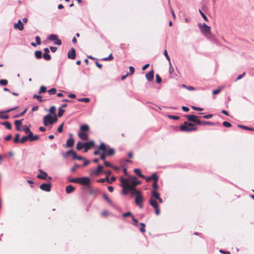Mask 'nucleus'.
Instances as JSON below:
<instances>
[{"mask_svg":"<svg viewBox=\"0 0 254 254\" xmlns=\"http://www.w3.org/2000/svg\"><path fill=\"white\" fill-rule=\"evenodd\" d=\"M198 27L200 29L202 33L205 36L211 35L210 27L207 25L205 23L198 24Z\"/></svg>","mask_w":254,"mask_h":254,"instance_id":"7ed1b4c3","label":"nucleus"},{"mask_svg":"<svg viewBox=\"0 0 254 254\" xmlns=\"http://www.w3.org/2000/svg\"><path fill=\"white\" fill-rule=\"evenodd\" d=\"M84 145H85L84 146V150H83V152H87L89 149L94 146L95 143L94 141L90 140L89 141L84 142Z\"/></svg>","mask_w":254,"mask_h":254,"instance_id":"1a4fd4ad","label":"nucleus"},{"mask_svg":"<svg viewBox=\"0 0 254 254\" xmlns=\"http://www.w3.org/2000/svg\"><path fill=\"white\" fill-rule=\"evenodd\" d=\"M196 127L191 123L185 122L184 124L180 126V130L185 132H190L196 130Z\"/></svg>","mask_w":254,"mask_h":254,"instance_id":"f257e3e1","label":"nucleus"},{"mask_svg":"<svg viewBox=\"0 0 254 254\" xmlns=\"http://www.w3.org/2000/svg\"><path fill=\"white\" fill-rule=\"evenodd\" d=\"M77 101L79 102H85L86 103H88L90 101V99L89 98H79L77 99Z\"/></svg>","mask_w":254,"mask_h":254,"instance_id":"79ce46f5","label":"nucleus"},{"mask_svg":"<svg viewBox=\"0 0 254 254\" xmlns=\"http://www.w3.org/2000/svg\"><path fill=\"white\" fill-rule=\"evenodd\" d=\"M20 134L19 133H17L15 135V136L13 139V141L14 143H18L20 142V140L19 139Z\"/></svg>","mask_w":254,"mask_h":254,"instance_id":"c9c22d12","label":"nucleus"},{"mask_svg":"<svg viewBox=\"0 0 254 254\" xmlns=\"http://www.w3.org/2000/svg\"><path fill=\"white\" fill-rule=\"evenodd\" d=\"M131 218H132V221L134 222L133 225L135 226H137V223H138V220L136 218H134V216H132Z\"/></svg>","mask_w":254,"mask_h":254,"instance_id":"774afa93","label":"nucleus"},{"mask_svg":"<svg viewBox=\"0 0 254 254\" xmlns=\"http://www.w3.org/2000/svg\"><path fill=\"white\" fill-rule=\"evenodd\" d=\"M79 137L83 140H86L88 139V135L84 132H80L78 133Z\"/></svg>","mask_w":254,"mask_h":254,"instance_id":"412c9836","label":"nucleus"},{"mask_svg":"<svg viewBox=\"0 0 254 254\" xmlns=\"http://www.w3.org/2000/svg\"><path fill=\"white\" fill-rule=\"evenodd\" d=\"M84 144V143H82L81 141H79L77 143V145H76L77 149L78 150H81L82 148H84V146L85 145Z\"/></svg>","mask_w":254,"mask_h":254,"instance_id":"bb28decb","label":"nucleus"},{"mask_svg":"<svg viewBox=\"0 0 254 254\" xmlns=\"http://www.w3.org/2000/svg\"><path fill=\"white\" fill-rule=\"evenodd\" d=\"M35 40L37 43V45H40L41 44V39L39 36H36L35 37Z\"/></svg>","mask_w":254,"mask_h":254,"instance_id":"338daca9","label":"nucleus"},{"mask_svg":"<svg viewBox=\"0 0 254 254\" xmlns=\"http://www.w3.org/2000/svg\"><path fill=\"white\" fill-rule=\"evenodd\" d=\"M64 112V110L62 109L61 108V107H60L59 108V112H58V116L59 117H61L63 116V115Z\"/></svg>","mask_w":254,"mask_h":254,"instance_id":"a19ab883","label":"nucleus"},{"mask_svg":"<svg viewBox=\"0 0 254 254\" xmlns=\"http://www.w3.org/2000/svg\"><path fill=\"white\" fill-rule=\"evenodd\" d=\"M147 79L149 81H151L153 79L154 77V71L153 70H151L150 72H148L145 75Z\"/></svg>","mask_w":254,"mask_h":254,"instance_id":"f3484780","label":"nucleus"},{"mask_svg":"<svg viewBox=\"0 0 254 254\" xmlns=\"http://www.w3.org/2000/svg\"><path fill=\"white\" fill-rule=\"evenodd\" d=\"M103 197L111 205H113V203L112 201L108 197V196L105 193L103 194Z\"/></svg>","mask_w":254,"mask_h":254,"instance_id":"cd10ccee","label":"nucleus"},{"mask_svg":"<svg viewBox=\"0 0 254 254\" xmlns=\"http://www.w3.org/2000/svg\"><path fill=\"white\" fill-rule=\"evenodd\" d=\"M135 185L133 184H132L131 183H129L127 186V188L129 190H130L131 192L134 189H135Z\"/></svg>","mask_w":254,"mask_h":254,"instance_id":"2f4dec72","label":"nucleus"},{"mask_svg":"<svg viewBox=\"0 0 254 254\" xmlns=\"http://www.w3.org/2000/svg\"><path fill=\"white\" fill-rule=\"evenodd\" d=\"M28 139V137L27 136H24L21 138L20 142H21V143H23L25 142H26Z\"/></svg>","mask_w":254,"mask_h":254,"instance_id":"680f3d73","label":"nucleus"},{"mask_svg":"<svg viewBox=\"0 0 254 254\" xmlns=\"http://www.w3.org/2000/svg\"><path fill=\"white\" fill-rule=\"evenodd\" d=\"M14 27L15 29H18L19 30L21 31L23 29V24L22 23L21 20H19L18 21L17 23H15L14 25Z\"/></svg>","mask_w":254,"mask_h":254,"instance_id":"dca6fc26","label":"nucleus"},{"mask_svg":"<svg viewBox=\"0 0 254 254\" xmlns=\"http://www.w3.org/2000/svg\"><path fill=\"white\" fill-rule=\"evenodd\" d=\"M57 90L55 88H53L49 90H48V92L50 95H54L56 93Z\"/></svg>","mask_w":254,"mask_h":254,"instance_id":"a18cd8bd","label":"nucleus"},{"mask_svg":"<svg viewBox=\"0 0 254 254\" xmlns=\"http://www.w3.org/2000/svg\"><path fill=\"white\" fill-rule=\"evenodd\" d=\"M56 108L55 106H52L50 109V112L51 114L54 115V117H55V115H56L55 113Z\"/></svg>","mask_w":254,"mask_h":254,"instance_id":"5fc2aeb1","label":"nucleus"},{"mask_svg":"<svg viewBox=\"0 0 254 254\" xmlns=\"http://www.w3.org/2000/svg\"><path fill=\"white\" fill-rule=\"evenodd\" d=\"M201 125L206 126V125H213L214 123L208 122V121H202Z\"/></svg>","mask_w":254,"mask_h":254,"instance_id":"4d7b16f0","label":"nucleus"},{"mask_svg":"<svg viewBox=\"0 0 254 254\" xmlns=\"http://www.w3.org/2000/svg\"><path fill=\"white\" fill-rule=\"evenodd\" d=\"M89 127L87 125H83L80 127L81 132L87 131L89 130Z\"/></svg>","mask_w":254,"mask_h":254,"instance_id":"a878e982","label":"nucleus"},{"mask_svg":"<svg viewBox=\"0 0 254 254\" xmlns=\"http://www.w3.org/2000/svg\"><path fill=\"white\" fill-rule=\"evenodd\" d=\"M8 81L6 79L0 80V84L3 86H5L7 84Z\"/></svg>","mask_w":254,"mask_h":254,"instance_id":"13d9d810","label":"nucleus"},{"mask_svg":"<svg viewBox=\"0 0 254 254\" xmlns=\"http://www.w3.org/2000/svg\"><path fill=\"white\" fill-rule=\"evenodd\" d=\"M156 81L157 83H160L162 82V79L158 74L156 75Z\"/></svg>","mask_w":254,"mask_h":254,"instance_id":"864d4df0","label":"nucleus"},{"mask_svg":"<svg viewBox=\"0 0 254 254\" xmlns=\"http://www.w3.org/2000/svg\"><path fill=\"white\" fill-rule=\"evenodd\" d=\"M33 98L37 99V100L39 102H42L43 101L42 99V97L41 95H38L36 94H34L33 96Z\"/></svg>","mask_w":254,"mask_h":254,"instance_id":"37998d69","label":"nucleus"},{"mask_svg":"<svg viewBox=\"0 0 254 254\" xmlns=\"http://www.w3.org/2000/svg\"><path fill=\"white\" fill-rule=\"evenodd\" d=\"M223 125L225 127H231V124L228 122H224L223 123Z\"/></svg>","mask_w":254,"mask_h":254,"instance_id":"0e129e2a","label":"nucleus"},{"mask_svg":"<svg viewBox=\"0 0 254 254\" xmlns=\"http://www.w3.org/2000/svg\"><path fill=\"white\" fill-rule=\"evenodd\" d=\"M1 124L2 125H4L5 127L7 129H11V127H12L11 125L9 122H3V123H1Z\"/></svg>","mask_w":254,"mask_h":254,"instance_id":"7c9ffc66","label":"nucleus"},{"mask_svg":"<svg viewBox=\"0 0 254 254\" xmlns=\"http://www.w3.org/2000/svg\"><path fill=\"white\" fill-rule=\"evenodd\" d=\"M78 180H79L78 184H80L82 185H87L90 182L89 178L87 177L78 178Z\"/></svg>","mask_w":254,"mask_h":254,"instance_id":"f8f14e48","label":"nucleus"},{"mask_svg":"<svg viewBox=\"0 0 254 254\" xmlns=\"http://www.w3.org/2000/svg\"><path fill=\"white\" fill-rule=\"evenodd\" d=\"M27 111V108L25 109L22 112L18 114L15 115L13 117V118H17L20 117L21 116H23L26 113Z\"/></svg>","mask_w":254,"mask_h":254,"instance_id":"c85d7f7f","label":"nucleus"},{"mask_svg":"<svg viewBox=\"0 0 254 254\" xmlns=\"http://www.w3.org/2000/svg\"><path fill=\"white\" fill-rule=\"evenodd\" d=\"M132 184H133L135 185V186L137 185H139L140 184V182L139 181H138L136 177H134L133 178V180L132 182L131 183Z\"/></svg>","mask_w":254,"mask_h":254,"instance_id":"49530a36","label":"nucleus"},{"mask_svg":"<svg viewBox=\"0 0 254 254\" xmlns=\"http://www.w3.org/2000/svg\"><path fill=\"white\" fill-rule=\"evenodd\" d=\"M64 123H63L61 125H60L58 128L57 131L59 132H62L63 131V126Z\"/></svg>","mask_w":254,"mask_h":254,"instance_id":"e2e57ef3","label":"nucleus"},{"mask_svg":"<svg viewBox=\"0 0 254 254\" xmlns=\"http://www.w3.org/2000/svg\"><path fill=\"white\" fill-rule=\"evenodd\" d=\"M76 53L74 48H72L67 53V57L68 59L73 60L75 58Z\"/></svg>","mask_w":254,"mask_h":254,"instance_id":"2eb2a0df","label":"nucleus"},{"mask_svg":"<svg viewBox=\"0 0 254 254\" xmlns=\"http://www.w3.org/2000/svg\"><path fill=\"white\" fill-rule=\"evenodd\" d=\"M98 149L103 152H105L107 155L112 156L115 153V150L113 148L107 149L105 144L103 142H102L100 144V146L98 147Z\"/></svg>","mask_w":254,"mask_h":254,"instance_id":"20e7f679","label":"nucleus"},{"mask_svg":"<svg viewBox=\"0 0 254 254\" xmlns=\"http://www.w3.org/2000/svg\"><path fill=\"white\" fill-rule=\"evenodd\" d=\"M23 120H15L14 122V124L15 125V127L16 130L18 131H21L22 129L20 128V126L22 125V121Z\"/></svg>","mask_w":254,"mask_h":254,"instance_id":"6ab92c4d","label":"nucleus"},{"mask_svg":"<svg viewBox=\"0 0 254 254\" xmlns=\"http://www.w3.org/2000/svg\"><path fill=\"white\" fill-rule=\"evenodd\" d=\"M48 39L49 40L54 41V43L57 45H62V41L60 39H58V36L56 34H51L48 37Z\"/></svg>","mask_w":254,"mask_h":254,"instance_id":"423d86ee","label":"nucleus"},{"mask_svg":"<svg viewBox=\"0 0 254 254\" xmlns=\"http://www.w3.org/2000/svg\"><path fill=\"white\" fill-rule=\"evenodd\" d=\"M113 59V57L112 56V54H111L108 57L103 58L102 59V61H111Z\"/></svg>","mask_w":254,"mask_h":254,"instance_id":"58836bf2","label":"nucleus"},{"mask_svg":"<svg viewBox=\"0 0 254 254\" xmlns=\"http://www.w3.org/2000/svg\"><path fill=\"white\" fill-rule=\"evenodd\" d=\"M72 153H73V150H69L66 151L65 153H63V156L64 158H67L68 155L71 154Z\"/></svg>","mask_w":254,"mask_h":254,"instance_id":"473e14b6","label":"nucleus"},{"mask_svg":"<svg viewBox=\"0 0 254 254\" xmlns=\"http://www.w3.org/2000/svg\"><path fill=\"white\" fill-rule=\"evenodd\" d=\"M52 185L51 183H43L40 186L41 190L49 192L51 190Z\"/></svg>","mask_w":254,"mask_h":254,"instance_id":"9d476101","label":"nucleus"},{"mask_svg":"<svg viewBox=\"0 0 254 254\" xmlns=\"http://www.w3.org/2000/svg\"><path fill=\"white\" fill-rule=\"evenodd\" d=\"M121 182L122 183L121 187L123 189L127 188V187L129 183L127 179H125L123 177L121 178Z\"/></svg>","mask_w":254,"mask_h":254,"instance_id":"a211bd4d","label":"nucleus"},{"mask_svg":"<svg viewBox=\"0 0 254 254\" xmlns=\"http://www.w3.org/2000/svg\"><path fill=\"white\" fill-rule=\"evenodd\" d=\"M238 127L240 128H243V129H245L246 130H254V129L253 128L249 127H248L245 126L241 125H238Z\"/></svg>","mask_w":254,"mask_h":254,"instance_id":"72a5a7b5","label":"nucleus"},{"mask_svg":"<svg viewBox=\"0 0 254 254\" xmlns=\"http://www.w3.org/2000/svg\"><path fill=\"white\" fill-rule=\"evenodd\" d=\"M131 194L132 195H136V196L141 194V192L135 189L131 192Z\"/></svg>","mask_w":254,"mask_h":254,"instance_id":"f704fd0d","label":"nucleus"},{"mask_svg":"<svg viewBox=\"0 0 254 254\" xmlns=\"http://www.w3.org/2000/svg\"><path fill=\"white\" fill-rule=\"evenodd\" d=\"M134 173L137 175L138 176H139L140 177L144 179V178H145V176L143 175L142 174L141 172V171L140 169H135L134 170Z\"/></svg>","mask_w":254,"mask_h":254,"instance_id":"b1692460","label":"nucleus"},{"mask_svg":"<svg viewBox=\"0 0 254 254\" xmlns=\"http://www.w3.org/2000/svg\"><path fill=\"white\" fill-rule=\"evenodd\" d=\"M102 171H103V167L101 165H99L97 166V169L96 170H94L92 172V174H95L96 175H99L101 174V173L102 172Z\"/></svg>","mask_w":254,"mask_h":254,"instance_id":"aec40b11","label":"nucleus"},{"mask_svg":"<svg viewBox=\"0 0 254 254\" xmlns=\"http://www.w3.org/2000/svg\"><path fill=\"white\" fill-rule=\"evenodd\" d=\"M18 107H16L8 110H7L5 111H0V118L2 119H7L9 118L8 115L6 114L5 113H9L12 111H13L16 109Z\"/></svg>","mask_w":254,"mask_h":254,"instance_id":"6e6552de","label":"nucleus"},{"mask_svg":"<svg viewBox=\"0 0 254 254\" xmlns=\"http://www.w3.org/2000/svg\"><path fill=\"white\" fill-rule=\"evenodd\" d=\"M149 203L154 208H157V207H159L157 201L152 198L150 199Z\"/></svg>","mask_w":254,"mask_h":254,"instance_id":"4be33fe9","label":"nucleus"},{"mask_svg":"<svg viewBox=\"0 0 254 254\" xmlns=\"http://www.w3.org/2000/svg\"><path fill=\"white\" fill-rule=\"evenodd\" d=\"M199 12L200 14V15L202 16L203 18L205 21H208V18H207L206 16L204 14L203 12H202V11L200 9H199Z\"/></svg>","mask_w":254,"mask_h":254,"instance_id":"09e8293b","label":"nucleus"},{"mask_svg":"<svg viewBox=\"0 0 254 254\" xmlns=\"http://www.w3.org/2000/svg\"><path fill=\"white\" fill-rule=\"evenodd\" d=\"M57 120L56 115H55V117H53L51 114H48L44 117L43 123L45 126H48L49 125L54 124Z\"/></svg>","mask_w":254,"mask_h":254,"instance_id":"f03ea898","label":"nucleus"},{"mask_svg":"<svg viewBox=\"0 0 254 254\" xmlns=\"http://www.w3.org/2000/svg\"><path fill=\"white\" fill-rule=\"evenodd\" d=\"M132 216H133V215L130 212H127L126 213H124L123 214V216L124 217H126L127 216H131L132 217Z\"/></svg>","mask_w":254,"mask_h":254,"instance_id":"bf43d9fd","label":"nucleus"},{"mask_svg":"<svg viewBox=\"0 0 254 254\" xmlns=\"http://www.w3.org/2000/svg\"><path fill=\"white\" fill-rule=\"evenodd\" d=\"M169 72L170 74H172L174 72V68L172 66L171 63L170 62V63H169Z\"/></svg>","mask_w":254,"mask_h":254,"instance_id":"8fccbe9b","label":"nucleus"},{"mask_svg":"<svg viewBox=\"0 0 254 254\" xmlns=\"http://www.w3.org/2000/svg\"><path fill=\"white\" fill-rule=\"evenodd\" d=\"M40 174L37 176V177L40 179L46 180L48 177V174L44 171L39 169Z\"/></svg>","mask_w":254,"mask_h":254,"instance_id":"ddd939ff","label":"nucleus"},{"mask_svg":"<svg viewBox=\"0 0 254 254\" xmlns=\"http://www.w3.org/2000/svg\"><path fill=\"white\" fill-rule=\"evenodd\" d=\"M151 196L158 199L160 197V194L156 190H152L151 192Z\"/></svg>","mask_w":254,"mask_h":254,"instance_id":"393cba45","label":"nucleus"},{"mask_svg":"<svg viewBox=\"0 0 254 254\" xmlns=\"http://www.w3.org/2000/svg\"><path fill=\"white\" fill-rule=\"evenodd\" d=\"M145 179L146 181L148 182L151 180H153L154 182L158 181L159 180V177L157 175L156 173H153L152 175H151L149 177H145V178H144Z\"/></svg>","mask_w":254,"mask_h":254,"instance_id":"4468645a","label":"nucleus"},{"mask_svg":"<svg viewBox=\"0 0 254 254\" xmlns=\"http://www.w3.org/2000/svg\"><path fill=\"white\" fill-rule=\"evenodd\" d=\"M43 58L47 61H49L51 59V57L49 53H44L43 54Z\"/></svg>","mask_w":254,"mask_h":254,"instance_id":"ea45409f","label":"nucleus"},{"mask_svg":"<svg viewBox=\"0 0 254 254\" xmlns=\"http://www.w3.org/2000/svg\"><path fill=\"white\" fill-rule=\"evenodd\" d=\"M164 56H165L166 59L168 60V61L169 62V63L171 62V60H170V57L169 56L168 54V53H167V51L166 50H165L164 51Z\"/></svg>","mask_w":254,"mask_h":254,"instance_id":"6e6d98bb","label":"nucleus"},{"mask_svg":"<svg viewBox=\"0 0 254 254\" xmlns=\"http://www.w3.org/2000/svg\"><path fill=\"white\" fill-rule=\"evenodd\" d=\"M144 198L141 194L136 195L135 198V203L140 208L143 207L142 202H143Z\"/></svg>","mask_w":254,"mask_h":254,"instance_id":"0eeeda50","label":"nucleus"},{"mask_svg":"<svg viewBox=\"0 0 254 254\" xmlns=\"http://www.w3.org/2000/svg\"><path fill=\"white\" fill-rule=\"evenodd\" d=\"M39 139V136L38 135H33L32 137L31 138V139H30V141H35V140H37Z\"/></svg>","mask_w":254,"mask_h":254,"instance_id":"3c124183","label":"nucleus"},{"mask_svg":"<svg viewBox=\"0 0 254 254\" xmlns=\"http://www.w3.org/2000/svg\"><path fill=\"white\" fill-rule=\"evenodd\" d=\"M46 90H47L46 87L45 86H41V87L40 88V90L39 91V94L45 93L46 92Z\"/></svg>","mask_w":254,"mask_h":254,"instance_id":"4c0bfd02","label":"nucleus"},{"mask_svg":"<svg viewBox=\"0 0 254 254\" xmlns=\"http://www.w3.org/2000/svg\"><path fill=\"white\" fill-rule=\"evenodd\" d=\"M70 137L67 140L65 145V147H71L73 146L74 143V140L72 137V134L70 133L69 134Z\"/></svg>","mask_w":254,"mask_h":254,"instance_id":"9b49d317","label":"nucleus"},{"mask_svg":"<svg viewBox=\"0 0 254 254\" xmlns=\"http://www.w3.org/2000/svg\"><path fill=\"white\" fill-rule=\"evenodd\" d=\"M35 56L37 59H41L42 57V53L41 51H36L35 52Z\"/></svg>","mask_w":254,"mask_h":254,"instance_id":"c756f323","label":"nucleus"},{"mask_svg":"<svg viewBox=\"0 0 254 254\" xmlns=\"http://www.w3.org/2000/svg\"><path fill=\"white\" fill-rule=\"evenodd\" d=\"M23 130L25 133H28L29 132H30V131H31L30 128H29V127L26 125H25L23 127Z\"/></svg>","mask_w":254,"mask_h":254,"instance_id":"603ef678","label":"nucleus"},{"mask_svg":"<svg viewBox=\"0 0 254 254\" xmlns=\"http://www.w3.org/2000/svg\"><path fill=\"white\" fill-rule=\"evenodd\" d=\"M152 187L154 189L153 190L157 191V190L158 189V188H159V186L158 185V181H155V182H153V183L152 184Z\"/></svg>","mask_w":254,"mask_h":254,"instance_id":"e433bc0d","label":"nucleus"},{"mask_svg":"<svg viewBox=\"0 0 254 254\" xmlns=\"http://www.w3.org/2000/svg\"><path fill=\"white\" fill-rule=\"evenodd\" d=\"M106 154L105 152H104L103 153H102L100 155V159H101L102 160H104V161H105V158H106Z\"/></svg>","mask_w":254,"mask_h":254,"instance_id":"69168bd1","label":"nucleus"},{"mask_svg":"<svg viewBox=\"0 0 254 254\" xmlns=\"http://www.w3.org/2000/svg\"><path fill=\"white\" fill-rule=\"evenodd\" d=\"M129 71L127 73V75L132 74L134 73L135 69L133 66H129Z\"/></svg>","mask_w":254,"mask_h":254,"instance_id":"de8ad7c7","label":"nucleus"},{"mask_svg":"<svg viewBox=\"0 0 254 254\" xmlns=\"http://www.w3.org/2000/svg\"><path fill=\"white\" fill-rule=\"evenodd\" d=\"M186 117L189 121L192 122L197 125H201V121L198 120L199 117L194 115H186Z\"/></svg>","mask_w":254,"mask_h":254,"instance_id":"39448f33","label":"nucleus"},{"mask_svg":"<svg viewBox=\"0 0 254 254\" xmlns=\"http://www.w3.org/2000/svg\"><path fill=\"white\" fill-rule=\"evenodd\" d=\"M68 181L71 183H78V182H79V180H78V178H68Z\"/></svg>","mask_w":254,"mask_h":254,"instance_id":"c03bdc74","label":"nucleus"},{"mask_svg":"<svg viewBox=\"0 0 254 254\" xmlns=\"http://www.w3.org/2000/svg\"><path fill=\"white\" fill-rule=\"evenodd\" d=\"M75 190V188L71 185H68L66 187V192L67 193H70L72 192L74 190Z\"/></svg>","mask_w":254,"mask_h":254,"instance_id":"5701e85b","label":"nucleus"},{"mask_svg":"<svg viewBox=\"0 0 254 254\" xmlns=\"http://www.w3.org/2000/svg\"><path fill=\"white\" fill-rule=\"evenodd\" d=\"M168 117L170 119L175 120H178L179 119V117L176 116H173V115H168Z\"/></svg>","mask_w":254,"mask_h":254,"instance_id":"052dcab7","label":"nucleus"}]
</instances>
